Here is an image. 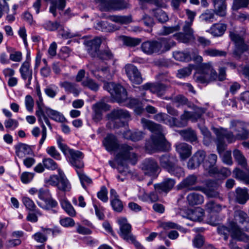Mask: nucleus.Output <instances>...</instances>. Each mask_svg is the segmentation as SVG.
<instances>
[{
  "label": "nucleus",
  "instance_id": "39",
  "mask_svg": "<svg viewBox=\"0 0 249 249\" xmlns=\"http://www.w3.org/2000/svg\"><path fill=\"white\" fill-rule=\"evenodd\" d=\"M36 203L39 207L45 210L54 208L57 205L56 201L50 196L45 198V199L37 200Z\"/></svg>",
  "mask_w": 249,
  "mask_h": 249
},
{
  "label": "nucleus",
  "instance_id": "4",
  "mask_svg": "<svg viewBox=\"0 0 249 249\" xmlns=\"http://www.w3.org/2000/svg\"><path fill=\"white\" fill-rule=\"evenodd\" d=\"M195 78L196 80L200 83H208L217 78L219 81H223L226 78V70L225 68H220L217 76L210 63H204L200 66Z\"/></svg>",
  "mask_w": 249,
  "mask_h": 249
},
{
  "label": "nucleus",
  "instance_id": "58",
  "mask_svg": "<svg viewBox=\"0 0 249 249\" xmlns=\"http://www.w3.org/2000/svg\"><path fill=\"white\" fill-rule=\"evenodd\" d=\"M42 162L44 166L47 169L54 170L57 169V164L51 158H44Z\"/></svg>",
  "mask_w": 249,
  "mask_h": 249
},
{
  "label": "nucleus",
  "instance_id": "8",
  "mask_svg": "<svg viewBox=\"0 0 249 249\" xmlns=\"http://www.w3.org/2000/svg\"><path fill=\"white\" fill-rule=\"evenodd\" d=\"M213 132L216 136L215 142L219 153L223 152L225 149L226 144L224 141L225 139L229 143L233 142L237 140V138L235 134H233V132L229 131L226 128H214Z\"/></svg>",
  "mask_w": 249,
  "mask_h": 249
},
{
  "label": "nucleus",
  "instance_id": "7",
  "mask_svg": "<svg viewBox=\"0 0 249 249\" xmlns=\"http://www.w3.org/2000/svg\"><path fill=\"white\" fill-rule=\"evenodd\" d=\"M108 122L107 127L109 129L118 128L125 125V121L130 118L129 112L123 109L117 108L112 110L107 115Z\"/></svg>",
  "mask_w": 249,
  "mask_h": 249
},
{
  "label": "nucleus",
  "instance_id": "10",
  "mask_svg": "<svg viewBox=\"0 0 249 249\" xmlns=\"http://www.w3.org/2000/svg\"><path fill=\"white\" fill-rule=\"evenodd\" d=\"M249 125L240 120H231L230 122V128L234 133L237 140H245L249 137Z\"/></svg>",
  "mask_w": 249,
  "mask_h": 249
},
{
  "label": "nucleus",
  "instance_id": "63",
  "mask_svg": "<svg viewBox=\"0 0 249 249\" xmlns=\"http://www.w3.org/2000/svg\"><path fill=\"white\" fill-rule=\"evenodd\" d=\"M249 4V0H233L232 8L237 10L240 8L246 7Z\"/></svg>",
  "mask_w": 249,
  "mask_h": 249
},
{
  "label": "nucleus",
  "instance_id": "46",
  "mask_svg": "<svg viewBox=\"0 0 249 249\" xmlns=\"http://www.w3.org/2000/svg\"><path fill=\"white\" fill-rule=\"evenodd\" d=\"M19 71L21 77L24 80H26L27 78H32L33 71L30 68V63L29 62L25 61L21 65L19 69Z\"/></svg>",
  "mask_w": 249,
  "mask_h": 249
},
{
  "label": "nucleus",
  "instance_id": "26",
  "mask_svg": "<svg viewBox=\"0 0 249 249\" xmlns=\"http://www.w3.org/2000/svg\"><path fill=\"white\" fill-rule=\"evenodd\" d=\"M158 47L159 44L157 41H147L143 42L141 45L142 51L147 54H152L154 53H159Z\"/></svg>",
  "mask_w": 249,
  "mask_h": 249
},
{
  "label": "nucleus",
  "instance_id": "53",
  "mask_svg": "<svg viewBox=\"0 0 249 249\" xmlns=\"http://www.w3.org/2000/svg\"><path fill=\"white\" fill-rule=\"evenodd\" d=\"M233 174L236 178L245 182L246 184L249 183V175L248 174L238 168L234 169Z\"/></svg>",
  "mask_w": 249,
  "mask_h": 249
},
{
  "label": "nucleus",
  "instance_id": "24",
  "mask_svg": "<svg viewBox=\"0 0 249 249\" xmlns=\"http://www.w3.org/2000/svg\"><path fill=\"white\" fill-rule=\"evenodd\" d=\"M103 143L106 149L108 151H114L119 149L120 146L118 144L116 137L112 134L108 135L104 140Z\"/></svg>",
  "mask_w": 249,
  "mask_h": 249
},
{
  "label": "nucleus",
  "instance_id": "23",
  "mask_svg": "<svg viewBox=\"0 0 249 249\" xmlns=\"http://www.w3.org/2000/svg\"><path fill=\"white\" fill-rule=\"evenodd\" d=\"M192 147L185 142L178 143L176 144V150L182 160L189 158L192 154Z\"/></svg>",
  "mask_w": 249,
  "mask_h": 249
},
{
  "label": "nucleus",
  "instance_id": "9",
  "mask_svg": "<svg viewBox=\"0 0 249 249\" xmlns=\"http://www.w3.org/2000/svg\"><path fill=\"white\" fill-rule=\"evenodd\" d=\"M104 89L109 92L119 103H123L127 99V92L125 89L120 84L107 82L104 84Z\"/></svg>",
  "mask_w": 249,
  "mask_h": 249
},
{
  "label": "nucleus",
  "instance_id": "19",
  "mask_svg": "<svg viewBox=\"0 0 249 249\" xmlns=\"http://www.w3.org/2000/svg\"><path fill=\"white\" fill-rule=\"evenodd\" d=\"M218 184L213 181H210L206 187L198 186L196 188V191H199L204 193L209 197H217L219 193L217 190Z\"/></svg>",
  "mask_w": 249,
  "mask_h": 249
},
{
  "label": "nucleus",
  "instance_id": "42",
  "mask_svg": "<svg viewBox=\"0 0 249 249\" xmlns=\"http://www.w3.org/2000/svg\"><path fill=\"white\" fill-rule=\"evenodd\" d=\"M188 203L191 206L201 204L203 202V196L197 193L189 194L187 197Z\"/></svg>",
  "mask_w": 249,
  "mask_h": 249
},
{
  "label": "nucleus",
  "instance_id": "44",
  "mask_svg": "<svg viewBox=\"0 0 249 249\" xmlns=\"http://www.w3.org/2000/svg\"><path fill=\"white\" fill-rule=\"evenodd\" d=\"M120 38L124 45L129 47H136L141 42V40L138 38H133L124 36H121Z\"/></svg>",
  "mask_w": 249,
  "mask_h": 249
},
{
  "label": "nucleus",
  "instance_id": "13",
  "mask_svg": "<svg viewBox=\"0 0 249 249\" xmlns=\"http://www.w3.org/2000/svg\"><path fill=\"white\" fill-rule=\"evenodd\" d=\"M230 36L236 46V50L234 51L235 54L240 55L248 50V47L245 44L243 37L239 35L236 31L231 32Z\"/></svg>",
  "mask_w": 249,
  "mask_h": 249
},
{
  "label": "nucleus",
  "instance_id": "61",
  "mask_svg": "<svg viewBox=\"0 0 249 249\" xmlns=\"http://www.w3.org/2000/svg\"><path fill=\"white\" fill-rule=\"evenodd\" d=\"M96 57L100 59L109 60L113 58V55L109 50L106 49L99 51Z\"/></svg>",
  "mask_w": 249,
  "mask_h": 249
},
{
  "label": "nucleus",
  "instance_id": "41",
  "mask_svg": "<svg viewBox=\"0 0 249 249\" xmlns=\"http://www.w3.org/2000/svg\"><path fill=\"white\" fill-rule=\"evenodd\" d=\"M214 4L215 14L220 17L226 14V0H212Z\"/></svg>",
  "mask_w": 249,
  "mask_h": 249
},
{
  "label": "nucleus",
  "instance_id": "6",
  "mask_svg": "<svg viewBox=\"0 0 249 249\" xmlns=\"http://www.w3.org/2000/svg\"><path fill=\"white\" fill-rule=\"evenodd\" d=\"M159 162L160 166L169 172L177 177H180L184 175L183 169L178 165V160L174 155L165 154L159 158Z\"/></svg>",
  "mask_w": 249,
  "mask_h": 249
},
{
  "label": "nucleus",
  "instance_id": "30",
  "mask_svg": "<svg viewBox=\"0 0 249 249\" xmlns=\"http://www.w3.org/2000/svg\"><path fill=\"white\" fill-rule=\"evenodd\" d=\"M209 174L211 177L223 179L230 176L231 174V172L228 168L226 167L217 168L215 167L211 169Z\"/></svg>",
  "mask_w": 249,
  "mask_h": 249
},
{
  "label": "nucleus",
  "instance_id": "18",
  "mask_svg": "<svg viewBox=\"0 0 249 249\" xmlns=\"http://www.w3.org/2000/svg\"><path fill=\"white\" fill-rule=\"evenodd\" d=\"M206 157V153L203 150H198L189 160L187 166L190 169H195L200 165Z\"/></svg>",
  "mask_w": 249,
  "mask_h": 249
},
{
  "label": "nucleus",
  "instance_id": "12",
  "mask_svg": "<svg viewBox=\"0 0 249 249\" xmlns=\"http://www.w3.org/2000/svg\"><path fill=\"white\" fill-rule=\"evenodd\" d=\"M191 22H185L182 27V32H179L174 35L177 40L182 43H188L195 39L194 31L192 28Z\"/></svg>",
  "mask_w": 249,
  "mask_h": 249
},
{
  "label": "nucleus",
  "instance_id": "57",
  "mask_svg": "<svg viewBox=\"0 0 249 249\" xmlns=\"http://www.w3.org/2000/svg\"><path fill=\"white\" fill-rule=\"evenodd\" d=\"M205 209L209 213H218L221 210V206L215 203L213 201H210L206 204Z\"/></svg>",
  "mask_w": 249,
  "mask_h": 249
},
{
  "label": "nucleus",
  "instance_id": "29",
  "mask_svg": "<svg viewBox=\"0 0 249 249\" xmlns=\"http://www.w3.org/2000/svg\"><path fill=\"white\" fill-rule=\"evenodd\" d=\"M235 193V201L240 204H245L249 200V194L246 188L238 187Z\"/></svg>",
  "mask_w": 249,
  "mask_h": 249
},
{
  "label": "nucleus",
  "instance_id": "38",
  "mask_svg": "<svg viewBox=\"0 0 249 249\" xmlns=\"http://www.w3.org/2000/svg\"><path fill=\"white\" fill-rule=\"evenodd\" d=\"M60 86L64 88L66 91L72 93L75 96H77L80 92L78 85L74 83L65 81L60 84Z\"/></svg>",
  "mask_w": 249,
  "mask_h": 249
},
{
  "label": "nucleus",
  "instance_id": "28",
  "mask_svg": "<svg viewBox=\"0 0 249 249\" xmlns=\"http://www.w3.org/2000/svg\"><path fill=\"white\" fill-rule=\"evenodd\" d=\"M16 155L19 158H22L27 155H31L33 151L31 146L27 144L19 143L15 146Z\"/></svg>",
  "mask_w": 249,
  "mask_h": 249
},
{
  "label": "nucleus",
  "instance_id": "59",
  "mask_svg": "<svg viewBox=\"0 0 249 249\" xmlns=\"http://www.w3.org/2000/svg\"><path fill=\"white\" fill-rule=\"evenodd\" d=\"M46 152L49 156L56 160H60L61 159L60 154L54 146L48 147L46 149Z\"/></svg>",
  "mask_w": 249,
  "mask_h": 249
},
{
  "label": "nucleus",
  "instance_id": "64",
  "mask_svg": "<svg viewBox=\"0 0 249 249\" xmlns=\"http://www.w3.org/2000/svg\"><path fill=\"white\" fill-rule=\"evenodd\" d=\"M112 20L121 24H127L132 21V18L128 16H115L113 17Z\"/></svg>",
  "mask_w": 249,
  "mask_h": 249
},
{
  "label": "nucleus",
  "instance_id": "45",
  "mask_svg": "<svg viewBox=\"0 0 249 249\" xmlns=\"http://www.w3.org/2000/svg\"><path fill=\"white\" fill-rule=\"evenodd\" d=\"M217 157L216 154H211L208 156L207 159L203 163V167L205 170L207 171L208 173L210 172L211 169L215 167Z\"/></svg>",
  "mask_w": 249,
  "mask_h": 249
},
{
  "label": "nucleus",
  "instance_id": "21",
  "mask_svg": "<svg viewBox=\"0 0 249 249\" xmlns=\"http://www.w3.org/2000/svg\"><path fill=\"white\" fill-rule=\"evenodd\" d=\"M175 184V181L173 179H165L160 183L155 184L154 188L155 191L159 193H167L174 187Z\"/></svg>",
  "mask_w": 249,
  "mask_h": 249
},
{
  "label": "nucleus",
  "instance_id": "50",
  "mask_svg": "<svg viewBox=\"0 0 249 249\" xmlns=\"http://www.w3.org/2000/svg\"><path fill=\"white\" fill-rule=\"evenodd\" d=\"M233 157L237 162L238 164L243 168H246L247 166V160L242 152L238 150L235 149L233 151Z\"/></svg>",
  "mask_w": 249,
  "mask_h": 249
},
{
  "label": "nucleus",
  "instance_id": "35",
  "mask_svg": "<svg viewBox=\"0 0 249 249\" xmlns=\"http://www.w3.org/2000/svg\"><path fill=\"white\" fill-rule=\"evenodd\" d=\"M197 178L195 175H191L184 178L180 183L181 187L187 188L189 190H196L198 186L193 187L197 181Z\"/></svg>",
  "mask_w": 249,
  "mask_h": 249
},
{
  "label": "nucleus",
  "instance_id": "62",
  "mask_svg": "<svg viewBox=\"0 0 249 249\" xmlns=\"http://www.w3.org/2000/svg\"><path fill=\"white\" fill-rule=\"evenodd\" d=\"M173 55L174 58L178 61H188L190 59V55L188 53L182 52H175Z\"/></svg>",
  "mask_w": 249,
  "mask_h": 249
},
{
  "label": "nucleus",
  "instance_id": "1",
  "mask_svg": "<svg viewBox=\"0 0 249 249\" xmlns=\"http://www.w3.org/2000/svg\"><path fill=\"white\" fill-rule=\"evenodd\" d=\"M141 123L144 128L153 133L145 144V148L148 152L153 153L158 151L169 150L170 145L164 137L163 129L160 124L145 118L141 119Z\"/></svg>",
  "mask_w": 249,
  "mask_h": 249
},
{
  "label": "nucleus",
  "instance_id": "25",
  "mask_svg": "<svg viewBox=\"0 0 249 249\" xmlns=\"http://www.w3.org/2000/svg\"><path fill=\"white\" fill-rule=\"evenodd\" d=\"M172 102L174 104L176 105V107H178L184 105L187 106L191 108L194 110V112H190L192 113H195L196 112V108L203 109L204 110V113L205 111L204 108L197 107L194 105L192 104L188 101V99L186 97L181 95H178L175 97L173 99Z\"/></svg>",
  "mask_w": 249,
  "mask_h": 249
},
{
  "label": "nucleus",
  "instance_id": "55",
  "mask_svg": "<svg viewBox=\"0 0 249 249\" xmlns=\"http://www.w3.org/2000/svg\"><path fill=\"white\" fill-rule=\"evenodd\" d=\"M204 54L212 57L225 56L227 53L225 51L219 50L213 48H209L204 52Z\"/></svg>",
  "mask_w": 249,
  "mask_h": 249
},
{
  "label": "nucleus",
  "instance_id": "16",
  "mask_svg": "<svg viewBox=\"0 0 249 249\" xmlns=\"http://www.w3.org/2000/svg\"><path fill=\"white\" fill-rule=\"evenodd\" d=\"M101 43V39L97 37L92 40H85L84 44L86 46L89 53L92 57H95L100 51L99 48Z\"/></svg>",
  "mask_w": 249,
  "mask_h": 249
},
{
  "label": "nucleus",
  "instance_id": "17",
  "mask_svg": "<svg viewBox=\"0 0 249 249\" xmlns=\"http://www.w3.org/2000/svg\"><path fill=\"white\" fill-rule=\"evenodd\" d=\"M230 227L231 228V236L233 238L248 244L249 243V235L244 233L239 226L235 222H231Z\"/></svg>",
  "mask_w": 249,
  "mask_h": 249
},
{
  "label": "nucleus",
  "instance_id": "48",
  "mask_svg": "<svg viewBox=\"0 0 249 249\" xmlns=\"http://www.w3.org/2000/svg\"><path fill=\"white\" fill-rule=\"evenodd\" d=\"M124 136L127 139L136 142L141 140L143 137V133L140 131L132 132L128 130L124 132Z\"/></svg>",
  "mask_w": 249,
  "mask_h": 249
},
{
  "label": "nucleus",
  "instance_id": "5",
  "mask_svg": "<svg viewBox=\"0 0 249 249\" xmlns=\"http://www.w3.org/2000/svg\"><path fill=\"white\" fill-rule=\"evenodd\" d=\"M62 139L60 138L57 140L58 147L63 154L69 159V161L72 166L77 170L81 169L84 167L83 161V154L78 150L70 148L66 144L62 142Z\"/></svg>",
  "mask_w": 249,
  "mask_h": 249
},
{
  "label": "nucleus",
  "instance_id": "31",
  "mask_svg": "<svg viewBox=\"0 0 249 249\" xmlns=\"http://www.w3.org/2000/svg\"><path fill=\"white\" fill-rule=\"evenodd\" d=\"M107 10H120L126 8L128 4L124 0H108L107 1Z\"/></svg>",
  "mask_w": 249,
  "mask_h": 249
},
{
  "label": "nucleus",
  "instance_id": "37",
  "mask_svg": "<svg viewBox=\"0 0 249 249\" xmlns=\"http://www.w3.org/2000/svg\"><path fill=\"white\" fill-rule=\"evenodd\" d=\"M227 29V25L223 23L213 24L210 29V33L214 36H222Z\"/></svg>",
  "mask_w": 249,
  "mask_h": 249
},
{
  "label": "nucleus",
  "instance_id": "47",
  "mask_svg": "<svg viewBox=\"0 0 249 249\" xmlns=\"http://www.w3.org/2000/svg\"><path fill=\"white\" fill-rule=\"evenodd\" d=\"M60 204L62 208L71 216L76 215V211L70 202L65 198L60 200Z\"/></svg>",
  "mask_w": 249,
  "mask_h": 249
},
{
  "label": "nucleus",
  "instance_id": "2",
  "mask_svg": "<svg viewBox=\"0 0 249 249\" xmlns=\"http://www.w3.org/2000/svg\"><path fill=\"white\" fill-rule=\"evenodd\" d=\"M196 112L192 113L190 111H184V113L180 116V120L175 117H172L165 113L160 112L156 114L154 116V119L159 122H162L171 127L176 126L182 127L187 125L188 120L192 122H196L199 119L204 113V110L201 108H196Z\"/></svg>",
  "mask_w": 249,
  "mask_h": 249
},
{
  "label": "nucleus",
  "instance_id": "51",
  "mask_svg": "<svg viewBox=\"0 0 249 249\" xmlns=\"http://www.w3.org/2000/svg\"><path fill=\"white\" fill-rule=\"evenodd\" d=\"M42 26L46 30L51 32L56 31L62 27L59 22L56 21H52L50 20H46L42 25Z\"/></svg>",
  "mask_w": 249,
  "mask_h": 249
},
{
  "label": "nucleus",
  "instance_id": "14",
  "mask_svg": "<svg viewBox=\"0 0 249 249\" xmlns=\"http://www.w3.org/2000/svg\"><path fill=\"white\" fill-rule=\"evenodd\" d=\"M124 69L128 78L132 83L140 84L142 82L141 74L136 66L127 64L125 65Z\"/></svg>",
  "mask_w": 249,
  "mask_h": 249
},
{
  "label": "nucleus",
  "instance_id": "43",
  "mask_svg": "<svg viewBox=\"0 0 249 249\" xmlns=\"http://www.w3.org/2000/svg\"><path fill=\"white\" fill-rule=\"evenodd\" d=\"M45 113L51 119L56 122L62 123L66 120L64 116L61 113L51 108H46Z\"/></svg>",
  "mask_w": 249,
  "mask_h": 249
},
{
  "label": "nucleus",
  "instance_id": "49",
  "mask_svg": "<svg viewBox=\"0 0 249 249\" xmlns=\"http://www.w3.org/2000/svg\"><path fill=\"white\" fill-rule=\"evenodd\" d=\"M152 14L161 23H164L168 20L167 14L160 8L152 10Z\"/></svg>",
  "mask_w": 249,
  "mask_h": 249
},
{
  "label": "nucleus",
  "instance_id": "15",
  "mask_svg": "<svg viewBox=\"0 0 249 249\" xmlns=\"http://www.w3.org/2000/svg\"><path fill=\"white\" fill-rule=\"evenodd\" d=\"M159 168L157 162L152 158L145 159L141 164V169L144 174L149 176L154 175Z\"/></svg>",
  "mask_w": 249,
  "mask_h": 249
},
{
  "label": "nucleus",
  "instance_id": "33",
  "mask_svg": "<svg viewBox=\"0 0 249 249\" xmlns=\"http://www.w3.org/2000/svg\"><path fill=\"white\" fill-rule=\"evenodd\" d=\"M158 44H159V53H165L176 45V42L174 40L167 38H162L158 41Z\"/></svg>",
  "mask_w": 249,
  "mask_h": 249
},
{
  "label": "nucleus",
  "instance_id": "34",
  "mask_svg": "<svg viewBox=\"0 0 249 249\" xmlns=\"http://www.w3.org/2000/svg\"><path fill=\"white\" fill-rule=\"evenodd\" d=\"M46 1H51V6L49 8V11L51 13L53 17H56L57 15L56 9L60 11H63L66 6L65 0H44Z\"/></svg>",
  "mask_w": 249,
  "mask_h": 249
},
{
  "label": "nucleus",
  "instance_id": "11",
  "mask_svg": "<svg viewBox=\"0 0 249 249\" xmlns=\"http://www.w3.org/2000/svg\"><path fill=\"white\" fill-rule=\"evenodd\" d=\"M119 225V234L123 239L126 241H133L135 237L132 233L131 225L128 223L125 217H120L117 219Z\"/></svg>",
  "mask_w": 249,
  "mask_h": 249
},
{
  "label": "nucleus",
  "instance_id": "36",
  "mask_svg": "<svg viewBox=\"0 0 249 249\" xmlns=\"http://www.w3.org/2000/svg\"><path fill=\"white\" fill-rule=\"evenodd\" d=\"M178 133L185 141L193 142L197 140L196 132L191 128L179 130Z\"/></svg>",
  "mask_w": 249,
  "mask_h": 249
},
{
  "label": "nucleus",
  "instance_id": "20",
  "mask_svg": "<svg viewBox=\"0 0 249 249\" xmlns=\"http://www.w3.org/2000/svg\"><path fill=\"white\" fill-rule=\"evenodd\" d=\"M109 107L107 104L103 102H98L93 105L92 109L94 112L93 116L94 121L98 122L101 120L103 116V112L109 110Z\"/></svg>",
  "mask_w": 249,
  "mask_h": 249
},
{
  "label": "nucleus",
  "instance_id": "56",
  "mask_svg": "<svg viewBox=\"0 0 249 249\" xmlns=\"http://www.w3.org/2000/svg\"><path fill=\"white\" fill-rule=\"evenodd\" d=\"M200 18L205 22H213L214 18V12L212 10H207L200 15Z\"/></svg>",
  "mask_w": 249,
  "mask_h": 249
},
{
  "label": "nucleus",
  "instance_id": "54",
  "mask_svg": "<svg viewBox=\"0 0 249 249\" xmlns=\"http://www.w3.org/2000/svg\"><path fill=\"white\" fill-rule=\"evenodd\" d=\"M76 172L80 180L82 186L84 188L86 189L87 185H89L91 183V179L86 176L81 169L77 170Z\"/></svg>",
  "mask_w": 249,
  "mask_h": 249
},
{
  "label": "nucleus",
  "instance_id": "32",
  "mask_svg": "<svg viewBox=\"0 0 249 249\" xmlns=\"http://www.w3.org/2000/svg\"><path fill=\"white\" fill-rule=\"evenodd\" d=\"M58 173L60 176V180L57 186V188L63 192H69L71 189V185L65 176L63 171L58 169Z\"/></svg>",
  "mask_w": 249,
  "mask_h": 249
},
{
  "label": "nucleus",
  "instance_id": "27",
  "mask_svg": "<svg viewBox=\"0 0 249 249\" xmlns=\"http://www.w3.org/2000/svg\"><path fill=\"white\" fill-rule=\"evenodd\" d=\"M36 115L37 117L38 121L42 127V137L39 141V146H41L44 142L47 137V129L43 123L44 117H47L45 114L44 109L36 110Z\"/></svg>",
  "mask_w": 249,
  "mask_h": 249
},
{
  "label": "nucleus",
  "instance_id": "22",
  "mask_svg": "<svg viewBox=\"0 0 249 249\" xmlns=\"http://www.w3.org/2000/svg\"><path fill=\"white\" fill-rule=\"evenodd\" d=\"M141 88L145 90L149 89L151 92L156 94L159 97L163 95L167 89V87L162 84L152 85L147 83L141 86Z\"/></svg>",
  "mask_w": 249,
  "mask_h": 249
},
{
  "label": "nucleus",
  "instance_id": "3",
  "mask_svg": "<svg viewBox=\"0 0 249 249\" xmlns=\"http://www.w3.org/2000/svg\"><path fill=\"white\" fill-rule=\"evenodd\" d=\"M116 161L118 164L117 169L121 174L126 175L129 173V169L126 162L135 164L138 160V156L134 148L126 144L120 145L119 152L116 155Z\"/></svg>",
  "mask_w": 249,
  "mask_h": 249
},
{
  "label": "nucleus",
  "instance_id": "52",
  "mask_svg": "<svg viewBox=\"0 0 249 249\" xmlns=\"http://www.w3.org/2000/svg\"><path fill=\"white\" fill-rule=\"evenodd\" d=\"M81 85L84 87L87 88L94 91H97L99 88V85L92 79L89 77H86V78L82 82Z\"/></svg>",
  "mask_w": 249,
  "mask_h": 249
},
{
  "label": "nucleus",
  "instance_id": "40",
  "mask_svg": "<svg viewBox=\"0 0 249 249\" xmlns=\"http://www.w3.org/2000/svg\"><path fill=\"white\" fill-rule=\"evenodd\" d=\"M249 216L246 213L242 210H236L234 212V218L229 222V226L232 222H235L237 225L239 224H244L245 221L249 220Z\"/></svg>",
  "mask_w": 249,
  "mask_h": 249
},
{
  "label": "nucleus",
  "instance_id": "60",
  "mask_svg": "<svg viewBox=\"0 0 249 249\" xmlns=\"http://www.w3.org/2000/svg\"><path fill=\"white\" fill-rule=\"evenodd\" d=\"M218 233L223 236V238L225 240H227L230 233L231 234V228L229 225V227L225 226H219L217 228Z\"/></svg>",
  "mask_w": 249,
  "mask_h": 249
}]
</instances>
